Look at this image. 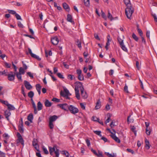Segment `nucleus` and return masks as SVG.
<instances>
[{"mask_svg":"<svg viewBox=\"0 0 157 157\" xmlns=\"http://www.w3.org/2000/svg\"><path fill=\"white\" fill-rule=\"evenodd\" d=\"M124 2L127 7L125 10L126 15L128 19H131L132 16L134 11V9L131 6L130 0H124Z\"/></svg>","mask_w":157,"mask_h":157,"instance_id":"nucleus-1","label":"nucleus"},{"mask_svg":"<svg viewBox=\"0 0 157 157\" xmlns=\"http://www.w3.org/2000/svg\"><path fill=\"white\" fill-rule=\"evenodd\" d=\"M77 83L78 84V86L79 87L82 98L84 99H86L88 97V95L86 92H84V89L82 83L79 82H77Z\"/></svg>","mask_w":157,"mask_h":157,"instance_id":"nucleus-2","label":"nucleus"},{"mask_svg":"<svg viewBox=\"0 0 157 157\" xmlns=\"http://www.w3.org/2000/svg\"><path fill=\"white\" fill-rule=\"evenodd\" d=\"M68 109L70 111V112L74 114L78 113L79 110L78 109L72 105H70L68 107Z\"/></svg>","mask_w":157,"mask_h":157,"instance_id":"nucleus-3","label":"nucleus"},{"mask_svg":"<svg viewBox=\"0 0 157 157\" xmlns=\"http://www.w3.org/2000/svg\"><path fill=\"white\" fill-rule=\"evenodd\" d=\"M112 130L114 132V133H113V135H110L111 137L116 142H117L118 143H120V142H121L120 140L118 137H117L115 135L116 133V131L113 129H112Z\"/></svg>","mask_w":157,"mask_h":157,"instance_id":"nucleus-4","label":"nucleus"},{"mask_svg":"<svg viewBox=\"0 0 157 157\" xmlns=\"http://www.w3.org/2000/svg\"><path fill=\"white\" fill-rule=\"evenodd\" d=\"M10 73L8 74L7 75L8 79L10 81H13L15 78V73L12 71L10 72Z\"/></svg>","mask_w":157,"mask_h":157,"instance_id":"nucleus-5","label":"nucleus"},{"mask_svg":"<svg viewBox=\"0 0 157 157\" xmlns=\"http://www.w3.org/2000/svg\"><path fill=\"white\" fill-rule=\"evenodd\" d=\"M28 51L32 57L37 59L38 61H40L41 60L40 58H39V56H37L36 55L33 54L30 48H28Z\"/></svg>","mask_w":157,"mask_h":157,"instance_id":"nucleus-6","label":"nucleus"},{"mask_svg":"<svg viewBox=\"0 0 157 157\" xmlns=\"http://www.w3.org/2000/svg\"><path fill=\"white\" fill-rule=\"evenodd\" d=\"M57 106H59L61 109H64L65 110H67V109H68L69 106L66 103L63 104H59L57 105Z\"/></svg>","mask_w":157,"mask_h":157,"instance_id":"nucleus-7","label":"nucleus"},{"mask_svg":"<svg viewBox=\"0 0 157 157\" xmlns=\"http://www.w3.org/2000/svg\"><path fill=\"white\" fill-rule=\"evenodd\" d=\"M24 84L26 89L28 90H30L32 88V86L30 85L29 82L28 81L25 80L24 81Z\"/></svg>","mask_w":157,"mask_h":157,"instance_id":"nucleus-8","label":"nucleus"},{"mask_svg":"<svg viewBox=\"0 0 157 157\" xmlns=\"http://www.w3.org/2000/svg\"><path fill=\"white\" fill-rule=\"evenodd\" d=\"M51 41L54 45H57L59 42V40L56 36L52 38Z\"/></svg>","mask_w":157,"mask_h":157,"instance_id":"nucleus-9","label":"nucleus"},{"mask_svg":"<svg viewBox=\"0 0 157 157\" xmlns=\"http://www.w3.org/2000/svg\"><path fill=\"white\" fill-rule=\"evenodd\" d=\"M4 113L6 118L8 121H9V117L11 115L10 112V111L6 110L5 111Z\"/></svg>","mask_w":157,"mask_h":157,"instance_id":"nucleus-10","label":"nucleus"},{"mask_svg":"<svg viewBox=\"0 0 157 157\" xmlns=\"http://www.w3.org/2000/svg\"><path fill=\"white\" fill-rule=\"evenodd\" d=\"M21 121H22V124L21 125H20L18 126V129L19 132L21 133H22L24 132V129L23 128V122L22 121V119L21 118Z\"/></svg>","mask_w":157,"mask_h":157,"instance_id":"nucleus-11","label":"nucleus"},{"mask_svg":"<svg viewBox=\"0 0 157 157\" xmlns=\"http://www.w3.org/2000/svg\"><path fill=\"white\" fill-rule=\"evenodd\" d=\"M92 118L93 121H98V122L99 123L101 124V125H103V123L102 121H100L99 119L98 118H97L96 117H95L94 116H93L92 117Z\"/></svg>","mask_w":157,"mask_h":157,"instance_id":"nucleus-12","label":"nucleus"},{"mask_svg":"<svg viewBox=\"0 0 157 157\" xmlns=\"http://www.w3.org/2000/svg\"><path fill=\"white\" fill-rule=\"evenodd\" d=\"M101 101L100 99L98 100L96 103V105L95 107V109H99L101 107Z\"/></svg>","mask_w":157,"mask_h":157,"instance_id":"nucleus-13","label":"nucleus"},{"mask_svg":"<svg viewBox=\"0 0 157 157\" xmlns=\"http://www.w3.org/2000/svg\"><path fill=\"white\" fill-rule=\"evenodd\" d=\"M57 118V116L56 115L51 116L49 118V121L52 122L53 121H55Z\"/></svg>","mask_w":157,"mask_h":157,"instance_id":"nucleus-14","label":"nucleus"},{"mask_svg":"<svg viewBox=\"0 0 157 157\" xmlns=\"http://www.w3.org/2000/svg\"><path fill=\"white\" fill-rule=\"evenodd\" d=\"M63 8L67 12H69L70 10V8L68 5L66 3L63 4Z\"/></svg>","mask_w":157,"mask_h":157,"instance_id":"nucleus-15","label":"nucleus"},{"mask_svg":"<svg viewBox=\"0 0 157 157\" xmlns=\"http://www.w3.org/2000/svg\"><path fill=\"white\" fill-rule=\"evenodd\" d=\"M36 89L38 93L40 95L41 93L40 90L41 87L39 84H37L36 85Z\"/></svg>","mask_w":157,"mask_h":157,"instance_id":"nucleus-16","label":"nucleus"},{"mask_svg":"<svg viewBox=\"0 0 157 157\" xmlns=\"http://www.w3.org/2000/svg\"><path fill=\"white\" fill-rule=\"evenodd\" d=\"M67 20L69 22L72 23H74V21H72V17L71 15L69 14H68L67 15Z\"/></svg>","mask_w":157,"mask_h":157,"instance_id":"nucleus-17","label":"nucleus"},{"mask_svg":"<svg viewBox=\"0 0 157 157\" xmlns=\"http://www.w3.org/2000/svg\"><path fill=\"white\" fill-rule=\"evenodd\" d=\"M56 146H54L53 147H49V151L50 153V154L52 155L53 154V152H54V151H55V150H56Z\"/></svg>","mask_w":157,"mask_h":157,"instance_id":"nucleus-18","label":"nucleus"},{"mask_svg":"<svg viewBox=\"0 0 157 157\" xmlns=\"http://www.w3.org/2000/svg\"><path fill=\"white\" fill-rule=\"evenodd\" d=\"M45 105L47 107H50L52 105V103L48 100L46 99L44 103Z\"/></svg>","mask_w":157,"mask_h":157,"instance_id":"nucleus-19","label":"nucleus"},{"mask_svg":"<svg viewBox=\"0 0 157 157\" xmlns=\"http://www.w3.org/2000/svg\"><path fill=\"white\" fill-rule=\"evenodd\" d=\"M43 105L40 101H39L37 104V107L38 110H40L42 109Z\"/></svg>","mask_w":157,"mask_h":157,"instance_id":"nucleus-20","label":"nucleus"},{"mask_svg":"<svg viewBox=\"0 0 157 157\" xmlns=\"http://www.w3.org/2000/svg\"><path fill=\"white\" fill-rule=\"evenodd\" d=\"M145 143H146L145 147L148 150L150 147L149 142L147 139H146Z\"/></svg>","mask_w":157,"mask_h":157,"instance_id":"nucleus-21","label":"nucleus"},{"mask_svg":"<svg viewBox=\"0 0 157 157\" xmlns=\"http://www.w3.org/2000/svg\"><path fill=\"white\" fill-rule=\"evenodd\" d=\"M33 118V116L32 114H30L28 117V120L31 122H32V120Z\"/></svg>","mask_w":157,"mask_h":157,"instance_id":"nucleus-22","label":"nucleus"},{"mask_svg":"<svg viewBox=\"0 0 157 157\" xmlns=\"http://www.w3.org/2000/svg\"><path fill=\"white\" fill-rule=\"evenodd\" d=\"M17 141V143H20L22 145H24V141L22 138L18 139Z\"/></svg>","mask_w":157,"mask_h":157,"instance_id":"nucleus-23","label":"nucleus"},{"mask_svg":"<svg viewBox=\"0 0 157 157\" xmlns=\"http://www.w3.org/2000/svg\"><path fill=\"white\" fill-rule=\"evenodd\" d=\"M8 109L10 110H14L15 109V107L12 105L9 104L7 105Z\"/></svg>","mask_w":157,"mask_h":157,"instance_id":"nucleus-24","label":"nucleus"},{"mask_svg":"<svg viewBox=\"0 0 157 157\" xmlns=\"http://www.w3.org/2000/svg\"><path fill=\"white\" fill-rule=\"evenodd\" d=\"M107 17L108 18L110 19L111 21L113 20V17L111 15L109 11H108Z\"/></svg>","mask_w":157,"mask_h":157,"instance_id":"nucleus-25","label":"nucleus"},{"mask_svg":"<svg viewBox=\"0 0 157 157\" xmlns=\"http://www.w3.org/2000/svg\"><path fill=\"white\" fill-rule=\"evenodd\" d=\"M34 95V93L32 91H30L28 93V96L31 98H32Z\"/></svg>","mask_w":157,"mask_h":157,"instance_id":"nucleus-26","label":"nucleus"},{"mask_svg":"<svg viewBox=\"0 0 157 157\" xmlns=\"http://www.w3.org/2000/svg\"><path fill=\"white\" fill-rule=\"evenodd\" d=\"M75 83H76L77 84V87H76L75 88V93H79V90L78 88L79 87V86H78V83H77V82H75Z\"/></svg>","mask_w":157,"mask_h":157,"instance_id":"nucleus-27","label":"nucleus"},{"mask_svg":"<svg viewBox=\"0 0 157 157\" xmlns=\"http://www.w3.org/2000/svg\"><path fill=\"white\" fill-rule=\"evenodd\" d=\"M151 131V130L150 128H146V133L147 135H149L150 134Z\"/></svg>","mask_w":157,"mask_h":157,"instance_id":"nucleus-28","label":"nucleus"},{"mask_svg":"<svg viewBox=\"0 0 157 157\" xmlns=\"http://www.w3.org/2000/svg\"><path fill=\"white\" fill-rule=\"evenodd\" d=\"M76 44L78 45V46L79 48H81V42L79 40H77V41H76Z\"/></svg>","mask_w":157,"mask_h":157,"instance_id":"nucleus-29","label":"nucleus"},{"mask_svg":"<svg viewBox=\"0 0 157 157\" xmlns=\"http://www.w3.org/2000/svg\"><path fill=\"white\" fill-rule=\"evenodd\" d=\"M78 79L80 81H82L84 80V77L83 74L78 75Z\"/></svg>","mask_w":157,"mask_h":157,"instance_id":"nucleus-30","label":"nucleus"},{"mask_svg":"<svg viewBox=\"0 0 157 157\" xmlns=\"http://www.w3.org/2000/svg\"><path fill=\"white\" fill-rule=\"evenodd\" d=\"M21 73H19L18 72H17L16 73L17 77L18 79L19 80H22L21 76Z\"/></svg>","mask_w":157,"mask_h":157,"instance_id":"nucleus-31","label":"nucleus"},{"mask_svg":"<svg viewBox=\"0 0 157 157\" xmlns=\"http://www.w3.org/2000/svg\"><path fill=\"white\" fill-rule=\"evenodd\" d=\"M25 69L24 68L21 67L19 69V73H21V74H24L25 73Z\"/></svg>","mask_w":157,"mask_h":157,"instance_id":"nucleus-32","label":"nucleus"},{"mask_svg":"<svg viewBox=\"0 0 157 157\" xmlns=\"http://www.w3.org/2000/svg\"><path fill=\"white\" fill-rule=\"evenodd\" d=\"M32 144L33 146H36L37 144V141L36 139H33V141Z\"/></svg>","mask_w":157,"mask_h":157,"instance_id":"nucleus-33","label":"nucleus"},{"mask_svg":"<svg viewBox=\"0 0 157 157\" xmlns=\"http://www.w3.org/2000/svg\"><path fill=\"white\" fill-rule=\"evenodd\" d=\"M94 132L95 134L99 136L100 137H101V132L100 131H94Z\"/></svg>","mask_w":157,"mask_h":157,"instance_id":"nucleus-34","label":"nucleus"},{"mask_svg":"<svg viewBox=\"0 0 157 157\" xmlns=\"http://www.w3.org/2000/svg\"><path fill=\"white\" fill-rule=\"evenodd\" d=\"M105 154L109 157H116V156L114 155V153L111 154H109V152H105Z\"/></svg>","mask_w":157,"mask_h":157,"instance_id":"nucleus-35","label":"nucleus"},{"mask_svg":"<svg viewBox=\"0 0 157 157\" xmlns=\"http://www.w3.org/2000/svg\"><path fill=\"white\" fill-rule=\"evenodd\" d=\"M120 46L122 49L123 50L126 52H127L128 51V50L127 48H126L125 46L124 45V44H122L121 45H120Z\"/></svg>","mask_w":157,"mask_h":157,"instance_id":"nucleus-36","label":"nucleus"},{"mask_svg":"<svg viewBox=\"0 0 157 157\" xmlns=\"http://www.w3.org/2000/svg\"><path fill=\"white\" fill-rule=\"evenodd\" d=\"M55 152V154H56V157H58L59 155V149H57L56 147V150H55V151H54Z\"/></svg>","mask_w":157,"mask_h":157,"instance_id":"nucleus-37","label":"nucleus"},{"mask_svg":"<svg viewBox=\"0 0 157 157\" xmlns=\"http://www.w3.org/2000/svg\"><path fill=\"white\" fill-rule=\"evenodd\" d=\"M84 3L86 6H88L90 5L89 0H84Z\"/></svg>","mask_w":157,"mask_h":157,"instance_id":"nucleus-38","label":"nucleus"},{"mask_svg":"<svg viewBox=\"0 0 157 157\" xmlns=\"http://www.w3.org/2000/svg\"><path fill=\"white\" fill-rule=\"evenodd\" d=\"M132 38L136 41L138 40V38L136 36L134 33H133L132 35Z\"/></svg>","mask_w":157,"mask_h":157,"instance_id":"nucleus-39","label":"nucleus"},{"mask_svg":"<svg viewBox=\"0 0 157 157\" xmlns=\"http://www.w3.org/2000/svg\"><path fill=\"white\" fill-rule=\"evenodd\" d=\"M117 40L120 45H121L124 44L123 40L119 37H118Z\"/></svg>","mask_w":157,"mask_h":157,"instance_id":"nucleus-40","label":"nucleus"},{"mask_svg":"<svg viewBox=\"0 0 157 157\" xmlns=\"http://www.w3.org/2000/svg\"><path fill=\"white\" fill-rule=\"evenodd\" d=\"M0 102L6 105L7 106V105H8L9 104L7 101L3 100L0 99Z\"/></svg>","mask_w":157,"mask_h":157,"instance_id":"nucleus-41","label":"nucleus"},{"mask_svg":"<svg viewBox=\"0 0 157 157\" xmlns=\"http://www.w3.org/2000/svg\"><path fill=\"white\" fill-rule=\"evenodd\" d=\"M62 153L63 154L65 155L67 157H69V152L67 151H62Z\"/></svg>","mask_w":157,"mask_h":157,"instance_id":"nucleus-42","label":"nucleus"},{"mask_svg":"<svg viewBox=\"0 0 157 157\" xmlns=\"http://www.w3.org/2000/svg\"><path fill=\"white\" fill-rule=\"evenodd\" d=\"M8 12L10 14H15V15L16 14V11L14 10H8Z\"/></svg>","mask_w":157,"mask_h":157,"instance_id":"nucleus-43","label":"nucleus"},{"mask_svg":"<svg viewBox=\"0 0 157 157\" xmlns=\"http://www.w3.org/2000/svg\"><path fill=\"white\" fill-rule=\"evenodd\" d=\"M49 126L50 128L51 129H52L54 128V125L52 122H51L49 121Z\"/></svg>","mask_w":157,"mask_h":157,"instance_id":"nucleus-44","label":"nucleus"},{"mask_svg":"<svg viewBox=\"0 0 157 157\" xmlns=\"http://www.w3.org/2000/svg\"><path fill=\"white\" fill-rule=\"evenodd\" d=\"M52 101H55L57 102H59L60 101V100L59 99H58L55 98H53L52 99Z\"/></svg>","mask_w":157,"mask_h":157,"instance_id":"nucleus-45","label":"nucleus"},{"mask_svg":"<svg viewBox=\"0 0 157 157\" xmlns=\"http://www.w3.org/2000/svg\"><path fill=\"white\" fill-rule=\"evenodd\" d=\"M131 129L132 131L134 132L135 135H136V131L135 130L136 129L135 127L134 126H133L132 127Z\"/></svg>","mask_w":157,"mask_h":157,"instance_id":"nucleus-46","label":"nucleus"},{"mask_svg":"<svg viewBox=\"0 0 157 157\" xmlns=\"http://www.w3.org/2000/svg\"><path fill=\"white\" fill-rule=\"evenodd\" d=\"M57 76L60 78H64L63 77V75L61 74L60 73H58L57 74Z\"/></svg>","mask_w":157,"mask_h":157,"instance_id":"nucleus-47","label":"nucleus"},{"mask_svg":"<svg viewBox=\"0 0 157 157\" xmlns=\"http://www.w3.org/2000/svg\"><path fill=\"white\" fill-rule=\"evenodd\" d=\"M124 91L126 92L127 93H128L129 91L128 90V87L126 85V84H125L124 87Z\"/></svg>","mask_w":157,"mask_h":157,"instance_id":"nucleus-48","label":"nucleus"},{"mask_svg":"<svg viewBox=\"0 0 157 157\" xmlns=\"http://www.w3.org/2000/svg\"><path fill=\"white\" fill-rule=\"evenodd\" d=\"M101 16L104 19H106V16H105V13L102 10H101Z\"/></svg>","mask_w":157,"mask_h":157,"instance_id":"nucleus-49","label":"nucleus"},{"mask_svg":"<svg viewBox=\"0 0 157 157\" xmlns=\"http://www.w3.org/2000/svg\"><path fill=\"white\" fill-rule=\"evenodd\" d=\"M96 155L98 157L102 156V152L98 151V153H97V155Z\"/></svg>","mask_w":157,"mask_h":157,"instance_id":"nucleus-50","label":"nucleus"},{"mask_svg":"<svg viewBox=\"0 0 157 157\" xmlns=\"http://www.w3.org/2000/svg\"><path fill=\"white\" fill-rule=\"evenodd\" d=\"M43 149L44 153L46 154H48V152L47 150L45 147H43Z\"/></svg>","mask_w":157,"mask_h":157,"instance_id":"nucleus-51","label":"nucleus"},{"mask_svg":"<svg viewBox=\"0 0 157 157\" xmlns=\"http://www.w3.org/2000/svg\"><path fill=\"white\" fill-rule=\"evenodd\" d=\"M15 16L17 20H21V16L18 14L16 13L15 15Z\"/></svg>","mask_w":157,"mask_h":157,"instance_id":"nucleus-52","label":"nucleus"},{"mask_svg":"<svg viewBox=\"0 0 157 157\" xmlns=\"http://www.w3.org/2000/svg\"><path fill=\"white\" fill-rule=\"evenodd\" d=\"M126 150L128 151L131 153L132 154H133L135 153L134 151L133 150L127 148Z\"/></svg>","mask_w":157,"mask_h":157,"instance_id":"nucleus-53","label":"nucleus"},{"mask_svg":"<svg viewBox=\"0 0 157 157\" xmlns=\"http://www.w3.org/2000/svg\"><path fill=\"white\" fill-rule=\"evenodd\" d=\"M27 74L31 78H33V76L31 72H28L27 73Z\"/></svg>","mask_w":157,"mask_h":157,"instance_id":"nucleus-54","label":"nucleus"},{"mask_svg":"<svg viewBox=\"0 0 157 157\" xmlns=\"http://www.w3.org/2000/svg\"><path fill=\"white\" fill-rule=\"evenodd\" d=\"M139 33L140 34V36H142L143 35V32L142 30L140 29H138V30H137Z\"/></svg>","mask_w":157,"mask_h":157,"instance_id":"nucleus-55","label":"nucleus"},{"mask_svg":"<svg viewBox=\"0 0 157 157\" xmlns=\"http://www.w3.org/2000/svg\"><path fill=\"white\" fill-rule=\"evenodd\" d=\"M64 91L65 93V94L66 96H69V91L67 89H65L64 90Z\"/></svg>","mask_w":157,"mask_h":157,"instance_id":"nucleus-56","label":"nucleus"},{"mask_svg":"<svg viewBox=\"0 0 157 157\" xmlns=\"http://www.w3.org/2000/svg\"><path fill=\"white\" fill-rule=\"evenodd\" d=\"M0 157H6L5 154L3 152L0 151Z\"/></svg>","mask_w":157,"mask_h":157,"instance_id":"nucleus-57","label":"nucleus"},{"mask_svg":"<svg viewBox=\"0 0 157 157\" xmlns=\"http://www.w3.org/2000/svg\"><path fill=\"white\" fill-rule=\"evenodd\" d=\"M5 64L6 67L8 68H9L11 67V64H9L5 62Z\"/></svg>","mask_w":157,"mask_h":157,"instance_id":"nucleus-58","label":"nucleus"},{"mask_svg":"<svg viewBox=\"0 0 157 157\" xmlns=\"http://www.w3.org/2000/svg\"><path fill=\"white\" fill-rule=\"evenodd\" d=\"M63 63L65 68L67 69H68L69 68V65L67 64L66 62H63Z\"/></svg>","mask_w":157,"mask_h":157,"instance_id":"nucleus-59","label":"nucleus"},{"mask_svg":"<svg viewBox=\"0 0 157 157\" xmlns=\"http://www.w3.org/2000/svg\"><path fill=\"white\" fill-rule=\"evenodd\" d=\"M86 141L87 144V146L88 147H89L90 145V141L88 139H87L86 140Z\"/></svg>","mask_w":157,"mask_h":157,"instance_id":"nucleus-60","label":"nucleus"},{"mask_svg":"<svg viewBox=\"0 0 157 157\" xmlns=\"http://www.w3.org/2000/svg\"><path fill=\"white\" fill-rule=\"evenodd\" d=\"M76 72L78 74V75H80L82 74V71L80 69H78L76 71Z\"/></svg>","mask_w":157,"mask_h":157,"instance_id":"nucleus-61","label":"nucleus"},{"mask_svg":"<svg viewBox=\"0 0 157 157\" xmlns=\"http://www.w3.org/2000/svg\"><path fill=\"white\" fill-rule=\"evenodd\" d=\"M18 26L20 28H23V26L22 24L20 22H18Z\"/></svg>","mask_w":157,"mask_h":157,"instance_id":"nucleus-62","label":"nucleus"},{"mask_svg":"<svg viewBox=\"0 0 157 157\" xmlns=\"http://www.w3.org/2000/svg\"><path fill=\"white\" fill-rule=\"evenodd\" d=\"M101 139L103 140L105 142L107 141V139L104 136H101Z\"/></svg>","mask_w":157,"mask_h":157,"instance_id":"nucleus-63","label":"nucleus"},{"mask_svg":"<svg viewBox=\"0 0 157 157\" xmlns=\"http://www.w3.org/2000/svg\"><path fill=\"white\" fill-rule=\"evenodd\" d=\"M80 106H81V108L82 109H85V105H84V104H83V103H80Z\"/></svg>","mask_w":157,"mask_h":157,"instance_id":"nucleus-64","label":"nucleus"}]
</instances>
